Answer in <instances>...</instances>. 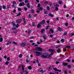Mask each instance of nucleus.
I'll use <instances>...</instances> for the list:
<instances>
[{
    "label": "nucleus",
    "mask_w": 74,
    "mask_h": 74,
    "mask_svg": "<svg viewBox=\"0 0 74 74\" xmlns=\"http://www.w3.org/2000/svg\"><path fill=\"white\" fill-rule=\"evenodd\" d=\"M12 24L13 27L12 29V30L13 31V33H16V28L14 27H18L19 26V25L18 24H16L15 22H12Z\"/></svg>",
    "instance_id": "f257e3e1"
},
{
    "label": "nucleus",
    "mask_w": 74,
    "mask_h": 74,
    "mask_svg": "<svg viewBox=\"0 0 74 74\" xmlns=\"http://www.w3.org/2000/svg\"><path fill=\"white\" fill-rule=\"evenodd\" d=\"M48 56V53H45L41 56V57L42 58H47Z\"/></svg>",
    "instance_id": "f03ea898"
},
{
    "label": "nucleus",
    "mask_w": 74,
    "mask_h": 74,
    "mask_svg": "<svg viewBox=\"0 0 74 74\" xmlns=\"http://www.w3.org/2000/svg\"><path fill=\"white\" fill-rule=\"evenodd\" d=\"M16 6H17V4H16V1H13V5H12V7L13 8H15L16 7Z\"/></svg>",
    "instance_id": "7ed1b4c3"
},
{
    "label": "nucleus",
    "mask_w": 74,
    "mask_h": 74,
    "mask_svg": "<svg viewBox=\"0 0 74 74\" xmlns=\"http://www.w3.org/2000/svg\"><path fill=\"white\" fill-rule=\"evenodd\" d=\"M36 51H41L42 50V49L40 47H37L36 48Z\"/></svg>",
    "instance_id": "20e7f679"
},
{
    "label": "nucleus",
    "mask_w": 74,
    "mask_h": 74,
    "mask_svg": "<svg viewBox=\"0 0 74 74\" xmlns=\"http://www.w3.org/2000/svg\"><path fill=\"white\" fill-rule=\"evenodd\" d=\"M35 52L36 53V55L38 56H39V55H42V53L41 52H38L37 51H35Z\"/></svg>",
    "instance_id": "39448f33"
},
{
    "label": "nucleus",
    "mask_w": 74,
    "mask_h": 74,
    "mask_svg": "<svg viewBox=\"0 0 74 74\" xmlns=\"http://www.w3.org/2000/svg\"><path fill=\"white\" fill-rule=\"evenodd\" d=\"M23 5H25V3L24 2H21L19 4V6L20 7H22V6H23Z\"/></svg>",
    "instance_id": "423d86ee"
},
{
    "label": "nucleus",
    "mask_w": 74,
    "mask_h": 74,
    "mask_svg": "<svg viewBox=\"0 0 74 74\" xmlns=\"http://www.w3.org/2000/svg\"><path fill=\"white\" fill-rule=\"evenodd\" d=\"M23 25H25L26 24V19L25 18H23Z\"/></svg>",
    "instance_id": "0eeeda50"
},
{
    "label": "nucleus",
    "mask_w": 74,
    "mask_h": 74,
    "mask_svg": "<svg viewBox=\"0 0 74 74\" xmlns=\"http://www.w3.org/2000/svg\"><path fill=\"white\" fill-rule=\"evenodd\" d=\"M54 70H55V71H59V72H61V71H62L61 70H58L56 68H54Z\"/></svg>",
    "instance_id": "6e6552de"
},
{
    "label": "nucleus",
    "mask_w": 74,
    "mask_h": 74,
    "mask_svg": "<svg viewBox=\"0 0 74 74\" xmlns=\"http://www.w3.org/2000/svg\"><path fill=\"white\" fill-rule=\"evenodd\" d=\"M26 45V44L24 42H23L21 44V47H25Z\"/></svg>",
    "instance_id": "1a4fd4ad"
},
{
    "label": "nucleus",
    "mask_w": 74,
    "mask_h": 74,
    "mask_svg": "<svg viewBox=\"0 0 74 74\" xmlns=\"http://www.w3.org/2000/svg\"><path fill=\"white\" fill-rule=\"evenodd\" d=\"M21 20H17L16 21V23H17L19 24V23H21Z\"/></svg>",
    "instance_id": "9d476101"
},
{
    "label": "nucleus",
    "mask_w": 74,
    "mask_h": 74,
    "mask_svg": "<svg viewBox=\"0 0 74 74\" xmlns=\"http://www.w3.org/2000/svg\"><path fill=\"white\" fill-rule=\"evenodd\" d=\"M54 50L53 49H50L49 50V52H53L54 51Z\"/></svg>",
    "instance_id": "9b49d317"
},
{
    "label": "nucleus",
    "mask_w": 74,
    "mask_h": 74,
    "mask_svg": "<svg viewBox=\"0 0 74 74\" xmlns=\"http://www.w3.org/2000/svg\"><path fill=\"white\" fill-rule=\"evenodd\" d=\"M58 29L59 31L60 32H62L63 31L62 29L59 27H58Z\"/></svg>",
    "instance_id": "f8f14e48"
},
{
    "label": "nucleus",
    "mask_w": 74,
    "mask_h": 74,
    "mask_svg": "<svg viewBox=\"0 0 74 74\" xmlns=\"http://www.w3.org/2000/svg\"><path fill=\"white\" fill-rule=\"evenodd\" d=\"M27 6L28 8H29L30 7V3H27Z\"/></svg>",
    "instance_id": "ddd939ff"
},
{
    "label": "nucleus",
    "mask_w": 74,
    "mask_h": 74,
    "mask_svg": "<svg viewBox=\"0 0 74 74\" xmlns=\"http://www.w3.org/2000/svg\"><path fill=\"white\" fill-rule=\"evenodd\" d=\"M45 23V20H43L41 22V25H43V24H44Z\"/></svg>",
    "instance_id": "4468645a"
},
{
    "label": "nucleus",
    "mask_w": 74,
    "mask_h": 74,
    "mask_svg": "<svg viewBox=\"0 0 74 74\" xmlns=\"http://www.w3.org/2000/svg\"><path fill=\"white\" fill-rule=\"evenodd\" d=\"M58 3L59 4H61L63 3V1L61 0L59 1Z\"/></svg>",
    "instance_id": "2eb2a0df"
},
{
    "label": "nucleus",
    "mask_w": 74,
    "mask_h": 74,
    "mask_svg": "<svg viewBox=\"0 0 74 74\" xmlns=\"http://www.w3.org/2000/svg\"><path fill=\"white\" fill-rule=\"evenodd\" d=\"M10 44H11V42L8 41L6 44L7 45H8Z\"/></svg>",
    "instance_id": "dca6fc26"
},
{
    "label": "nucleus",
    "mask_w": 74,
    "mask_h": 74,
    "mask_svg": "<svg viewBox=\"0 0 74 74\" xmlns=\"http://www.w3.org/2000/svg\"><path fill=\"white\" fill-rule=\"evenodd\" d=\"M52 54H51L50 55H49V56H48V59H51V58H52V57H51V55H52Z\"/></svg>",
    "instance_id": "f3484780"
},
{
    "label": "nucleus",
    "mask_w": 74,
    "mask_h": 74,
    "mask_svg": "<svg viewBox=\"0 0 74 74\" xmlns=\"http://www.w3.org/2000/svg\"><path fill=\"white\" fill-rule=\"evenodd\" d=\"M13 44L16 45H18V43L16 42H13Z\"/></svg>",
    "instance_id": "a211bd4d"
},
{
    "label": "nucleus",
    "mask_w": 74,
    "mask_h": 74,
    "mask_svg": "<svg viewBox=\"0 0 74 74\" xmlns=\"http://www.w3.org/2000/svg\"><path fill=\"white\" fill-rule=\"evenodd\" d=\"M10 5H11V4H10V3H8L7 5L8 7H7V8H10Z\"/></svg>",
    "instance_id": "6ab92c4d"
},
{
    "label": "nucleus",
    "mask_w": 74,
    "mask_h": 74,
    "mask_svg": "<svg viewBox=\"0 0 74 74\" xmlns=\"http://www.w3.org/2000/svg\"><path fill=\"white\" fill-rule=\"evenodd\" d=\"M44 32H45V29H42L41 30V33H44Z\"/></svg>",
    "instance_id": "aec40b11"
},
{
    "label": "nucleus",
    "mask_w": 74,
    "mask_h": 74,
    "mask_svg": "<svg viewBox=\"0 0 74 74\" xmlns=\"http://www.w3.org/2000/svg\"><path fill=\"white\" fill-rule=\"evenodd\" d=\"M61 42H64V39H62L61 40Z\"/></svg>",
    "instance_id": "412c9836"
},
{
    "label": "nucleus",
    "mask_w": 74,
    "mask_h": 74,
    "mask_svg": "<svg viewBox=\"0 0 74 74\" xmlns=\"http://www.w3.org/2000/svg\"><path fill=\"white\" fill-rule=\"evenodd\" d=\"M43 37L44 39V40H46L47 39V38H46V36L45 35H44L43 36Z\"/></svg>",
    "instance_id": "4be33fe9"
},
{
    "label": "nucleus",
    "mask_w": 74,
    "mask_h": 74,
    "mask_svg": "<svg viewBox=\"0 0 74 74\" xmlns=\"http://www.w3.org/2000/svg\"><path fill=\"white\" fill-rule=\"evenodd\" d=\"M49 15L50 16H51V17H53V15L52 14H49Z\"/></svg>",
    "instance_id": "5701e85b"
},
{
    "label": "nucleus",
    "mask_w": 74,
    "mask_h": 74,
    "mask_svg": "<svg viewBox=\"0 0 74 74\" xmlns=\"http://www.w3.org/2000/svg\"><path fill=\"white\" fill-rule=\"evenodd\" d=\"M25 3H28L29 2V1L28 0H25Z\"/></svg>",
    "instance_id": "b1692460"
},
{
    "label": "nucleus",
    "mask_w": 74,
    "mask_h": 74,
    "mask_svg": "<svg viewBox=\"0 0 74 74\" xmlns=\"http://www.w3.org/2000/svg\"><path fill=\"white\" fill-rule=\"evenodd\" d=\"M31 12L32 14L34 13V10H32L31 11Z\"/></svg>",
    "instance_id": "393cba45"
},
{
    "label": "nucleus",
    "mask_w": 74,
    "mask_h": 74,
    "mask_svg": "<svg viewBox=\"0 0 74 74\" xmlns=\"http://www.w3.org/2000/svg\"><path fill=\"white\" fill-rule=\"evenodd\" d=\"M25 67V65H23L22 66V69H23V71H24V67Z\"/></svg>",
    "instance_id": "a878e982"
},
{
    "label": "nucleus",
    "mask_w": 74,
    "mask_h": 74,
    "mask_svg": "<svg viewBox=\"0 0 74 74\" xmlns=\"http://www.w3.org/2000/svg\"><path fill=\"white\" fill-rule=\"evenodd\" d=\"M18 57L20 58H22V54H20L19 56H18Z\"/></svg>",
    "instance_id": "bb28decb"
},
{
    "label": "nucleus",
    "mask_w": 74,
    "mask_h": 74,
    "mask_svg": "<svg viewBox=\"0 0 74 74\" xmlns=\"http://www.w3.org/2000/svg\"><path fill=\"white\" fill-rule=\"evenodd\" d=\"M40 73H44V72H45V71H43L42 69L41 70H40Z\"/></svg>",
    "instance_id": "cd10ccee"
},
{
    "label": "nucleus",
    "mask_w": 74,
    "mask_h": 74,
    "mask_svg": "<svg viewBox=\"0 0 74 74\" xmlns=\"http://www.w3.org/2000/svg\"><path fill=\"white\" fill-rule=\"evenodd\" d=\"M67 34V32H65L64 33L63 35L64 36H66V35Z\"/></svg>",
    "instance_id": "c85d7f7f"
},
{
    "label": "nucleus",
    "mask_w": 74,
    "mask_h": 74,
    "mask_svg": "<svg viewBox=\"0 0 74 74\" xmlns=\"http://www.w3.org/2000/svg\"><path fill=\"white\" fill-rule=\"evenodd\" d=\"M47 10L48 11H49L50 10V8H49V6H47Z\"/></svg>",
    "instance_id": "c756f323"
},
{
    "label": "nucleus",
    "mask_w": 74,
    "mask_h": 74,
    "mask_svg": "<svg viewBox=\"0 0 74 74\" xmlns=\"http://www.w3.org/2000/svg\"><path fill=\"white\" fill-rule=\"evenodd\" d=\"M9 64V62L8 61H7L6 62V63H5V64L6 65H8Z\"/></svg>",
    "instance_id": "7c9ffc66"
},
{
    "label": "nucleus",
    "mask_w": 74,
    "mask_h": 74,
    "mask_svg": "<svg viewBox=\"0 0 74 74\" xmlns=\"http://www.w3.org/2000/svg\"><path fill=\"white\" fill-rule=\"evenodd\" d=\"M67 64H68V63H63V65L64 66H66V65H67Z\"/></svg>",
    "instance_id": "2f4dec72"
},
{
    "label": "nucleus",
    "mask_w": 74,
    "mask_h": 74,
    "mask_svg": "<svg viewBox=\"0 0 74 74\" xmlns=\"http://www.w3.org/2000/svg\"><path fill=\"white\" fill-rule=\"evenodd\" d=\"M50 31H51V32L52 33H53V30L51 28L50 29Z\"/></svg>",
    "instance_id": "473e14b6"
},
{
    "label": "nucleus",
    "mask_w": 74,
    "mask_h": 74,
    "mask_svg": "<svg viewBox=\"0 0 74 74\" xmlns=\"http://www.w3.org/2000/svg\"><path fill=\"white\" fill-rule=\"evenodd\" d=\"M21 15V13H19L18 14H17L16 16H20V15Z\"/></svg>",
    "instance_id": "72a5a7b5"
},
{
    "label": "nucleus",
    "mask_w": 74,
    "mask_h": 74,
    "mask_svg": "<svg viewBox=\"0 0 74 74\" xmlns=\"http://www.w3.org/2000/svg\"><path fill=\"white\" fill-rule=\"evenodd\" d=\"M37 27L38 28L40 27H41V24H39L37 25Z\"/></svg>",
    "instance_id": "f704fd0d"
},
{
    "label": "nucleus",
    "mask_w": 74,
    "mask_h": 74,
    "mask_svg": "<svg viewBox=\"0 0 74 74\" xmlns=\"http://www.w3.org/2000/svg\"><path fill=\"white\" fill-rule=\"evenodd\" d=\"M23 9H24V10H25V11H27V8L26 7H24L23 8Z\"/></svg>",
    "instance_id": "c9c22d12"
},
{
    "label": "nucleus",
    "mask_w": 74,
    "mask_h": 74,
    "mask_svg": "<svg viewBox=\"0 0 74 74\" xmlns=\"http://www.w3.org/2000/svg\"><path fill=\"white\" fill-rule=\"evenodd\" d=\"M32 26H35V23L34 22H33L32 23Z\"/></svg>",
    "instance_id": "e433bc0d"
},
{
    "label": "nucleus",
    "mask_w": 74,
    "mask_h": 74,
    "mask_svg": "<svg viewBox=\"0 0 74 74\" xmlns=\"http://www.w3.org/2000/svg\"><path fill=\"white\" fill-rule=\"evenodd\" d=\"M64 72L65 74H67V70H65L64 71Z\"/></svg>",
    "instance_id": "4c0bfd02"
},
{
    "label": "nucleus",
    "mask_w": 74,
    "mask_h": 74,
    "mask_svg": "<svg viewBox=\"0 0 74 74\" xmlns=\"http://www.w3.org/2000/svg\"><path fill=\"white\" fill-rule=\"evenodd\" d=\"M3 38H0V42H2V41H3Z\"/></svg>",
    "instance_id": "58836bf2"
},
{
    "label": "nucleus",
    "mask_w": 74,
    "mask_h": 74,
    "mask_svg": "<svg viewBox=\"0 0 74 74\" xmlns=\"http://www.w3.org/2000/svg\"><path fill=\"white\" fill-rule=\"evenodd\" d=\"M37 14H35L34 16V18H36V17H37Z\"/></svg>",
    "instance_id": "ea45409f"
},
{
    "label": "nucleus",
    "mask_w": 74,
    "mask_h": 74,
    "mask_svg": "<svg viewBox=\"0 0 74 74\" xmlns=\"http://www.w3.org/2000/svg\"><path fill=\"white\" fill-rule=\"evenodd\" d=\"M38 9H39V10H42V8H38Z\"/></svg>",
    "instance_id": "a19ab883"
},
{
    "label": "nucleus",
    "mask_w": 74,
    "mask_h": 74,
    "mask_svg": "<svg viewBox=\"0 0 74 74\" xmlns=\"http://www.w3.org/2000/svg\"><path fill=\"white\" fill-rule=\"evenodd\" d=\"M2 7H3V9H5V7H6L5 6V5H3V6Z\"/></svg>",
    "instance_id": "79ce46f5"
},
{
    "label": "nucleus",
    "mask_w": 74,
    "mask_h": 74,
    "mask_svg": "<svg viewBox=\"0 0 74 74\" xmlns=\"http://www.w3.org/2000/svg\"><path fill=\"white\" fill-rule=\"evenodd\" d=\"M28 69L29 70H31L32 69V67L31 66H29L28 67Z\"/></svg>",
    "instance_id": "37998d69"
},
{
    "label": "nucleus",
    "mask_w": 74,
    "mask_h": 74,
    "mask_svg": "<svg viewBox=\"0 0 74 74\" xmlns=\"http://www.w3.org/2000/svg\"><path fill=\"white\" fill-rule=\"evenodd\" d=\"M67 67L68 68H69V69H70V68H71V65H68Z\"/></svg>",
    "instance_id": "c03bdc74"
},
{
    "label": "nucleus",
    "mask_w": 74,
    "mask_h": 74,
    "mask_svg": "<svg viewBox=\"0 0 74 74\" xmlns=\"http://www.w3.org/2000/svg\"><path fill=\"white\" fill-rule=\"evenodd\" d=\"M21 8H18V11H21Z\"/></svg>",
    "instance_id": "a18cd8bd"
},
{
    "label": "nucleus",
    "mask_w": 74,
    "mask_h": 74,
    "mask_svg": "<svg viewBox=\"0 0 74 74\" xmlns=\"http://www.w3.org/2000/svg\"><path fill=\"white\" fill-rule=\"evenodd\" d=\"M10 58L8 57L7 58V60H8V61H10Z\"/></svg>",
    "instance_id": "49530a36"
},
{
    "label": "nucleus",
    "mask_w": 74,
    "mask_h": 74,
    "mask_svg": "<svg viewBox=\"0 0 74 74\" xmlns=\"http://www.w3.org/2000/svg\"><path fill=\"white\" fill-rule=\"evenodd\" d=\"M58 8L57 7H56L55 8V10L56 11H58Z\"/></svg>",
    "instance_id": "de8ad7c7"
},
{
    "label": "nucleus",
    "mask_w": 74,
    "mask_h": 74,
    "mask_svg": "<svg viewBox=\"0 0 74 74\" xmlns=\"http://www.w3.org/2000/svg\"><path fill=\"white\" fill-rule=\"evenodd\" d=\"M2 9V6H0V11H1V9Z\"/></svg>",
    "instance_id": "09e8293b"
},
{
    "label": "nucleus",
    "mask_w": 74,
    "mask_h": 74,
    "mask_svg": "<svg viewBox=\"0 0 74 74\" xmlns=\"http://www.w3.org/2000/svg\"><path fill=\"white\" fill-rule=\"evenodd\" d=\"M66 7H67L65 5H64L63 7H64V8H66Z\"/></svg>",
    "instance_id": "8fccbe9b"
},
{
    "label": "nucleus",
    "mask_w": 74,
    "mask_h": 74,
    "mask_svg": "<svg viewBox=\"0 0 74 74\" xmlns=\"http://www.w3.org/2000/svg\"><path fill=\"white\" fill-rule=\"evenodd\" d=\"M38 7H40V4L39 3L37 6Z\"/></svg>",
    "instance_id": "3c124183"
},
{
    "label": "nucleus",
    "mask_w": 74,
    "mask_h": 74,
    "mask_svg": "<svg viewBox=\"0 0 74 74\" xmlns=\"http://www.w3.org/2000/svg\"><path fill=\"white\" fill-rule=\"evenodd\" d=\"M26 62H27V63H28V62H29L30 61L29 60H26Z\"/></svg>",
    "instance_id": "603ef678"
},
{
    "label": "nucleus",
    "mask_w": 74,
    "mask_h": 74,
    "mask_svg": "<svg viewBox=\"0 0 74 74\" xmlns=\"http://www.w3.org/2000/svg\"><path fill=\"white\" fill-rule=\"evenodd\" d=\"M25 73L26 74H28V72L27 71H25Z\"/></svg>",
    "instance_id": "864d4df0"
},
{
    "label": "nucleus",
    "mask_w": 74,
    "mask_h": 74,
    "mask_svg": "<svg viewBox=\"0 0 74 74\" xmlns=\"http://www.w3.org/2000/svg\"><path fill=\"white\" fill-rule=\"evenodd\" d=\"M65 26H68V25H69V23H66L65 24Z\"/></svg>",
    "instance_id": "5fc2aeb1"
},
{
    "label": "nucleus",
    "mask_w": 74,
    "mask_h": 74,
    "mask_svg": "<svg viewBox=\"0 0 74 74\" xmlns=\"http://www.w3.org/2000/svg\"><path fill=\"white\" fill-rule=\"evenodd\" d=\"M56 7H58L59 6V4H57L55 5Z\"/></svg>",
    "instance_id": "6e6d98bb"
},
{
    "label": "nucleus",
    "mask_w": 74,
    "mask_h": 74,
    "mask_svg": "<svg viewBox=\"0 0 74 74\" xmlns=\"http://www.w3.org/2000/svg\"><path fill=\"white\" fill-rule=\"evenodd\" d=\"M70 48V47L69 46H67V48L68 49H69V48Z\"/></svg>",
    "instance_id": "4d7b16f0"
},
{
    "label": "nucleus",
    "mask_w": 74,
    "mask_h": 74,
    "mask_svg": "<svg viewBox=\"0 0 74 74\" xmlns=\"http://www.w3.org/2000/svg\"><path fill=\"white\" fill-rule=\"evenodd\" d=\"M19 1L20 2H22V1H23L22 0H19Z\"/></svg>",
    "instance_id": "13d9d810"
},
{
    "label": "nucleus",
    "mask_w": 74,
    "mask_h": 74,
    "mask_svg": "<svg viewBox=\"0 0 74 74\" xmlns=\"http://www.w3.org/2000/svg\"><path fill=\"white\" fill-rule=\"evenodd\" d=\"M40 42H37V43L38 44H40Z\"/></svg>",
    "instance_id": "bf43d9fd"
},
{
    "label": "nucleus",
    "mask_w": 74,
    "mask_h": 74,
    "mask_svg": "<svg viewBox=\"0 0 74 74\" xmlns=\"http://www.w3.org/2000/svg\"><path fill=\"white\" fill-rule=\"evenodd\" d=\"M45 14H47V11H45Z\"/></svg>",
    "instance_id": "052dcab7"
},
{
    "label": "nucleus",
    "mask_w": 74,
    "mask_h": 74,
    "mask_svg": "<svg viewBox=\"0 0 74 74\" xmlns=\"http://www.w3.org/2000/svg\"><path fill=\"white\" fill-rule=\"evenodd\" d=\"M30 38H31V39H34V37L33 36H31Z\"/></svg>",
    "instance_id": "680f3d73"
},
{
    "label": "nucleus",
    "mask_w": 74,
    "mask_h": 74,
    "mask_svg": "<svg viewBox=\"0 0 74 74\" xmlns=\"http://www.w3.org/2000/svg\"><path fill=\"white\" fill-rule=\"evenodd\" d=\"M47 23H49V20H48L47 21Z\"/></svg>",
    "instance_id": "e2e57ef3"
},
{
    "label": "nucleus",
    "mask_w": 74,
    "mask_h": 74,
    "mask_svg": "<svg viewBox=\"0 0 74 74\" xmlns=\"http://www.w3.org/2000/svg\"><path fill=\"white\" fill-rule=\"evenodd\" d=\"M40 42H42L43 41H42V39H40Z\"/></svg>",
    "instance_id": "0e129e2a"
},
{
    "label": "nucleus",
    "mask_w": 74,
    "mask_h": 74,
    "mask_svg": "<svg viewBox=\"0 0 74 74\" xmlns=\"http://www.w3.org/2000/svg\"><path fill=\"white\" fill-rule=\"evenodd\" d=\"M74 35V34L72 33V35H71V36H73Z\"/></svg>",
    "instance_id": "69168bd1"
},
{
    "label": "nucleus",
    "mask_w": 74,
    "mask_h": 74,
    "mask_svg": "<svg viewBox=\"0 0 74 74\" xmlns=\"http://www.w3.org/2000/svg\"><path fill=\"white\" fill-rule=\"evenodd\" d=\"M4 58L5 59H7V56H5L4 57Z\"/></svg>",
    "instance_id": "338daca9"
},
{
    "label": "nucleus",
    "mask_w": 74,
    "mask_h": 74,
    "mask_svg": "<svg viewBox=\"0 0 74 74\" xmlns=\"http://www.w3.org/2000/svg\"><path fill=\"white\" fill-rule=\"evenodd\" d=\"M50 74H55L54 73H52V72H50Z\"/></svg>",
    "instance_id": "774afa93"
}]
</instances>
